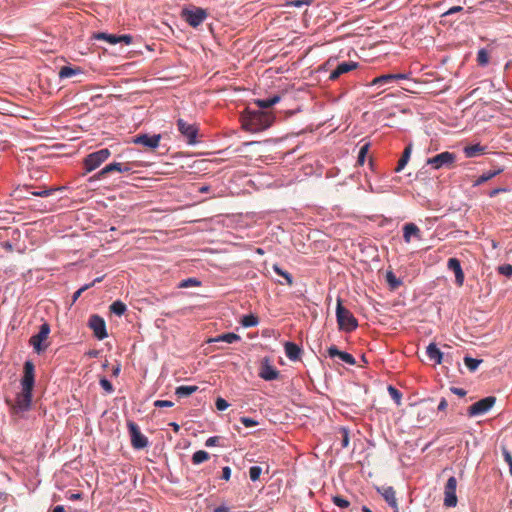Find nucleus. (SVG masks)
Returning <instances> with one entry per match:
<instances>
[{"mask_svg": "<svg viewBox=\"0 0 512 512\" xmlns=\"http://www.w3.org/2000/svg\"><path fill=\"white\" fill-rule=\"evenodd\" d=\"M21 392L16 395L15 408L18 412L30 410L35 386V365L31 360H26L23 365V376L20 380Z\"/></svg>", "mask_w": 512, "mask_h": 512, "instance_id": "1", "label": "nucleus"}, {"mask_svg": "<svg viewBox=\"0 0 512 512\" xmlns=\"http://www.w3.org/2000/svg\"><path fill=\"white\" fill-rule=\"evenodd\" d=\"M274 120L270 112L247 108L242 116V127L246 131L258 133L268 129Z\"/></svg>", "mask_w": 512, "mask_h": 512, "instance_id": "2", "label": "nucleus"}, {"mask_svg": "<svg viewBox=\"0 0 512 512\" xmlns=\"http://www.w3.org/2000/svg\"><path fill=\"white\" fill-rule=\"evenodd\" d=\"M336 320L341 331L352 332L358 327V321L355 316L343 306L342 299L337 298Z\"/></svg>", "mask_w": 512, "mask_h": 512, "instance_id": "3", "label": "nucleus"}, {"mask_svg": "<svg viewBox=\"0 0 512 512\" xmlns=\"http://www.w3.org/2000/svg\"><path fill=\"white\" fill-rule=\"evenodd\" d=\"M134 171V164L133 163H122V162H116L113 161L107 165H105L101 170H99L97 173H95L93 176L89 178V182L92 183L94 181L102 180L104 179L108 174L113 172H119V173H132Z\"/></svg>", "mask_w": 512, "mask_h": 512, "instance_id": "4", "label": "nucleus"}, {"mask_svg": "<svg viewBox=\"0 0 512 512\" xmlns=\"http://www.w3.org/2000/svg\"><path fill=\"white\" fill-rule=\"evenodd\" d=\"M111 156V151L108 148H102L95 152L88 154L84 160V168L86 173H90L97 169Z\"/></svg>", "mask_w": 512, "mask_h": 512, "instance_id": "5", "label": "nucleus"}, {"mask_svg": "<svg viewBox=\"0 0 512 512\" xmlns=\"http://www.w3.org/2000/svg\"><path fill=\"white\" fill-rule=\"evenodd\" d=\"M178 131L182 137L186 140L188 145L194 146L198 143L197 137L199 129L195 123H188L182 118H179L176 122Z\"/></svg>", "mask_w": 512, "mask_h": 512, "instance_id": "6", "label": "nucleus"}, {"mask_svg": "<svg viewBox=\"0 0 512 512\" xmlns=\"http://www.w3.org/2000/svg\"><path fill=\"white\" fill-rule=\"evenodd\" d=\"M50 331V325L44 322L40 325L38 333L30 337L29 343L37 354H41L46 350L47 344L44 341L47 339Z\"/></svg>", "mask_w": 512, "mask_h": 512, "instance_id": "7", "label": "nucleus"}, {"mask_svg": "<svg viewBox=\"0 0 512 512\" xmlns=\"http://www.w3.org/2000/svg\"><path fill=\"white\" fill-rule=\"evenodd\" d=\"M127 428L133 448L141 450L148 446V438L141 433L139 426L134 421H128Z\"/></svg>", "mask_w": 512, "mask_h": 512, "instance_id": "8", "label": "nucleus"}, {"mask_svg": "<svg viewBox=\"0 0 512 512\" xmlns=\"http://www.w3.org/2000/svg\"><path fill=\"white\" fill-rule=\"evenodd\" d=\"M496 397L487 396L469 406L467 414L469 417L481 416L487 413L495 404Z\"/></svg>", "mask_w": 512, "mask_h": 512, "instance_id": "9", "label": "nucleus"}, {"mask_svg": "<svg viewBox=\"0 0 512 512\" xmlns=\"http://www.w3.org/2000/svg\"><path fill=\"white\" fill-rule=\"evenodd\" d=\"M456 160V155L449 151L441 152L433 157L427 159L426 164L430 165L433 169H441L450 167Z\"/></svg>", "mask_w": 512, "mask_h": 512, "instance_id": "10", "label": "nucleus"}, {"mask_svg": "<svg viewBox=\"0 0 512 512\" xmlns=\"http://www.w3.org/2000/svg\"><path fill=\"white\" fill-rule=\"evenodd\" d=\"M182 13L185 21L194 28L198 27L207 18L206 10L200 7L184 9Z\"/></svg>", "mask_w": 512, "mask_h": 512, "instance_id": "11", "label": "nucleus"}, {"mask_svg": "<svg viewBox=\"0 0 512 512\" xmlns=\"http://www.w3.org/2000/svg\"><path fill=\"white\" fill-rule=\"evenodd\" d=\"M457 479L454 476L448 478L444 488V506L454 508L458 499L456 495Z\"/></svg>", "mask_w": 512, "mask_h": 512, "instance_id": "12", "label": "nucleus"}, {"mask_svg": "<svg viewBox=\"0 0 512 512\" xmlns=\"http://www.w3.org/2000/svg\"><path fill=\"white\" fill-rule=\"evenodd\" d=\"M161 134L140 133L132 138V143L142 145L149 149H156L160 145Z\"/></svg>", "mask_w": 512, "mask_h": 512, "instance_id": "13", "label": "nucleus"}, {"mask_svg": "<svg viewBox=\"0 0 512 512\" xmlns=\"http://www.w3.org/2000/svg\"><path fill=\"white\" fill-rule=\"evenodd\" d=\"M88 326L93 330L94 336L98 340H103L108 336L105 320L98 314L90 316Z\"/></svg>", "mask_w": 512, "mask_h": 512, "instance_id": "14", "label": "nucleus"}, {"mask_svg": "<svg viewBox=\"0 0 512 512\" xmlns=\"http://www.w3.org/2000/svg\"><path fill=\"white\" fill-rule=\"evenodd\" d=\"M59 188H48L42 190H33L32 185H24L23 187H18L15 189L14 193L17 197L27 198V195L37 196V197H49Z\"/></svg>", "mask_w": 512, "mask_h": 512, "instance_id": "15", "label": "nucleus"}, {"mask_svg": "<svg viewBox=\"0 0 512 512\" xmlns=\"http://www.w3.org/2000/svg\"><path fill=\"white\" fill-rule=\"evenodd\" d=\"M280 372L270 364L269 358L265 357L260 366L259 377L265 381H273L279 377Z\"/></svg>", "mask_w": 512, "mask_h": 512, "instance_id": "16", "label": "nucleus"}, {"mask_svg": "<svg viewBox=\"0 0 512 512\" xmlns=\"http://www.w3.org/2000/svg\"><path fill=\"white\" fill-rule=\"evenodd\" d=\"M327 353L330 358L338 357L341 361L348 365H355L356 363V360L352 354L346 351H341L334 345L328 348Z\"/></svg>", "mask_w": 512, "mask_h": 512, "instance_id": "17", "label": "nucleus"}, {"mask_svg": "<svg viewBox=\"0 0 512 512\" xmlns=\"http://www.w3.org/2000/svg\"><path fill=\"white\" fill-rule=\"evenodd\" d=\"M358 66L357 62L348 61V62H342L337 65V67L331 71L329 75V80H336L338 79L342 74L348 73L355 69Z\"/></svg>", "mask_w": 512, "mask_h": 512, "instance_id": "18", "label": "nucleus"}, {"mask_svg": "<svg viewBox=\"0 0 512 512\" xmlns=\"http://www.w3.org/2000/svg\"><path fill=\"white\" fill-rule=\"evenodd\" d=\"M447 267H448V269H450L451 271L454 272L455 281H456L457 285H459V286L463 285L465 276H464V272L462 270L461 263H460L459 259L449 258L448 262H447Z\"/></svg>", "mask_w": 512, "mask_h": 512, "instance_id": "19", "label": "nucleus"}, {"mask_svg": "<svg viewBox=\"0 0 512 512\" xmlns=\"http://www.w3.org/2000/svg\"><path fill=\"white\" fill-rule=\"evenodd\" d=\"M378 492L381 493L387 504L393 508L394 512H398V504L395 496V490L391 486L378 488Z\"/></svg>", "mask_w": 512, "mask_h": 512, "instance_id": "20", "label": "nucleus"}, {"mask_svg": "<svg viewBox=\"0 0 512 512\" xmlns=\"http://www.w3.org/2000/svg\"><path fill=\"white\" fill-rule=\"evenodd\" d=\"M421 239V231L414 223H406L403 226V239L405 243H410L411 238Z\"/></svg>", "mask_w": 512, "mask_h": 512, "instance_id": "21", "label": "nucleus"}, {"mask_svg": "<svg viewBox=\"0 0 512 512\" xmlns=\"http://www.w3.org/2000/svg\"><path fill=\"white\" fill-rule=\"evenodd\" d=\"M426 354L435 364H441L445 361L443 352L433 342L426 347Z\"/></svg>", "mask_w": 512, "mask_h": 512, "instance_id": "22", "label": "nucleus"}, {"mask_svg": "<svg viewBox=\"0 0 512 512\" xmlns=\"http://www.w3.org/2000/svg\"><path fill=\"white\" fill-rule=\"evenodd\" d=\"M285 354L291 361H296L300 358L301 348L294 342H286L284 345Z\"/></svg>", "mask_w": 512, "mask_h": 512, "instance_id": "23", "label": "nucleus"}, {"mask_svg": "<svg viewBox=\"0 0 512 512\" xmlns=\"http://www.w3.org/2000/svg\"><path fill=\"white\" fill-rule=\"evenodd\" d=\"M281 100V97L279 95H273L268 98L264 99H257L255 100V104L257 105V110L266 111V109L272 107L273 105L277 104Z\"/></svg>", "mask_w": 512, "mask_h": 512, "instance_id": "24", "label": "nucleus"}, {"mask_svg": "<svg viewBox=\"0 0 512 512\" xmlns=\"http://www.w3.org/2000/svg\"><path fill=\"white\" fill-rule=\"evenodd\" d=\"M241 340V337L234 333V332H228V333H223L221 335H218L214 338H211L209 339L208 342L212 343V342H226V343H234V342H238Z\"/></svg>", "mask_w": 512, "mask_h": 512, "instance_id": "25", "label": "nucleus"}, {"mask_svg": "<svg viewBox=\"0 0 512 512\" xmlns=\"http://www.w3.org/2000/svg\"><path fill=\"white\" fill-rule=\"evenodd\" d=\"M198 389L199 387L196 385H181L176 387L175 395H177L179 398L188 397L198 391Z\"/></svg>", "mask_w": 512, "mask_h": 512, "instance_id": "26", "label": "nucleus"}, {"mask_svg": "<svg viewBox=\"0 0 512 512\" xmlns=\"http://www.w3.org/2000/svg\"><path fill=\"white\" fill-rule=\"evenodd\" d=\"M83 71L80 67L63 66L59 71V78L66 79L76 75L82 74Z\"/></svg>", "mask_w": 512, "mask_h": 512, "instance_id": "27", "label": "nucleus"}, {"mask_svg": "<svg viewBox=\"0 0 512 512\" xmlns=\"http://www.w3.org/2000/svg\"><path fill=\"white\" fill-rule=\"evenodd\" d=\"M503 172V169L502 168H498L496 170H492V171H487V172H484L483 174H481L474 182V186H479L487 181H489L490 179L494 178L495 176L499 175L500 173Z\"/></svg>", "mask_w": 512, "mask_h": 512, "instance_id": "28", "label": "nucleus"}, {"mask_svg": "<svg viewBox=\"0 0 512 512\" xmlns=\"http://www.w3.org/2000/svg\"><path fill=\"white\" fill-rule=\"evenodd\" d=\"M411 153H412V145L409 144L404 149L403 154H402L401 158L399 159L398 164L395 168V172H400L404 169V167L407 165V163L410 159Z\"/></svg>", "mask_w": 512, "mask_h": 512, "instance_id": "29", "label": "nucleus"}, {"mask_svg": "<svg viewBox=\"0 0 512 512\" xmlns=\"http://www.w3.org/2000/svg\"><path fill=\"white\" fill-rule=\"evenodd\" d=\"M484 150L485 147L477 143L470 146H466L464 148V154L467 158H474L481 154Z\"/></svg>", "mask_w": 512, "mask_h": 512, "instance_id": "30", "label": "nucleus"}, {"mask_svg": "<svg viewBox=\"0 0 512 512\" xmlns=\"http://www.w3.org/2000/svg\"><path fill=\"white\" fill-rule=\"evenodd\" d=\"M392 82H394L393 74H383L381 76L374 78L370 85L382 87V86L388 85Z\"/></svg>", "mask_w": 512, "mask_h": 512, "instance_id": "31", "label": "nucleus"}, {"mask_svg": "<svg viewBox=\"0 0 512 512\" xmlns=\"http://www.w3.org/2000/svg\"><path fill=\"white\" fill-rule=\"evenodd\" d=\"M273 271L283 277L285 279V283L288 285V286H292L293 283H294V279H293V276L286 270L282 269L279 265L277 264H274L273 267H272Z\"/></svg>", "mask_w": 512, "mask_h": 512, "instance_id": "32", "label": "nucleus"}, {"mask_svg": "<svg viewBox=\"0 0 512 512\" xmlns=\"http://www.w3.org/2000/svg\"><path fill=\"white\" fill-rule=\"evenodd\" d=\"M385 278L390 289L392 290H395L402 285V280L398 278L392 271H387Z\"/></svg>", "mask_w": 512, "mask_h": 512, "instance_id": "33", "label": "nucleus"}, {"mask_svg": "<svg viewBox=\"0 0 512 512\" xmlns=\"http://www.w3.org/2000/svg\"><path fill=\"white\" fill-rule=\"evenodd\" d=\"M240 323L245 328H251L258 325L259 319L254 314H246L242 316Z\"/></svg>", "mask_w": 512, "mask_h": 512, "instance_id": "34", "label": "nucleus"}, {"mask_svg": "<svg viewBox=\"0 0 512 512\" xmlns=\"http://www.w3.org/2000/svg\"><path fill=\"white\" fill-rule=\"evenodd\" d=\"M463 361L470 372H475L482 363L481 359H476L469 355L464 356Z\"/></svg>", "mask_w": 512, "mask_h": 512, "instance_id": "35", "label": "nucleus"}, {"mask_svg": "<svg viewBox=\"0 0 512 512\" xmlns=\"http://www.w3.org/2000/svg\"><path fill=\"white\" fill-rule=\"evenodd\" d=\"M210 458V455L207 451L204 450H198L193 453L192 455V463L194 465H199L205 461H207Z\"/></svg>", "mask_w": 512, "mask_h": 512, "instance_id": "36", "label": "nucleus"}, {"mask_svg": "<svg viewBox=\"0 0 512 512\" xmlns=\"http://www.w3.org/2000/svg\"><path fill=\"white\" fill-rule=\"evenodd\" d=\"M94 38L96 40H105L111 45H115L118 43L117 35L115 34H108L105 32H98L94 34Z\"/></svg>", "mask_w": 512, "mask_h": 512, "instance_id": "37", "label": "nucleus"}, {"mask_svg": "<svg viewBox=\"0 0 512 512\" xmlns=\"http://www.w3.org/2000/svg\"><path fill=\"white\" fill-rule=\"evenodd\" d=\"M126 310V305L120 300H116L110 305L111 313L117 316H122L126 312Z\"/></svg>", "mask_w": 512, "mask_h": 512, "instance_id": "38", "label": "nucleus"}, {"mask_svg": "<svg viewBox=\"0 0 512 512\" xmlns=\"http://www.w3.org/2000/svg\"><path fill=\"white\" fill-rule=\"evenodd\" d=\"M477 63L481 67H485L489 63V54L485 48H481L477 52Z\"/></svg>", "mask_w": 512, "mask_h": 512, "instance_id": "39", "label": "nucleus"}, {"mask_svg": "<svg viewBox=\"0 0 512 512\" xmlns=\"http://www.w3.org/2000/svg\"><path fill=\"white\" fill-rule=\"evenodd\" d=\"M387 391L390 395V397L393 399V401L395 402V404L397 406L401 405V400H402V393L397 389L395 388L394 386L392 385H389L387 387Z\"/></svg>", "mask_w": 512, "mask_h": 512, "instance_id": "40", "label": "nucleus"}, {"mask_svg": "<svg viewBox=\"0 0 512 512\" xmlns=\"http://www.w3.org/2000/svg\"><path fill=\"white\" fill-rule=\"evenodd\" d=\"M201 285V281L198 280L197 278H194V277H190V278H186V279H183L178 287L179 288H188V287H196V286H200Z\"/></svg>", "mask_w": 512, "mask_h": 512, "instance_id": "41", "label": "nucleus"}, {"mask_svg": "<svg viewBox=\"0 0 512 512\" xmlns=\"http://www.w3.org/2000/svg\"><path fill=\"white\" fill-rule=\"evenodd\" d=\"M370 147V143L363 144L358 152L357 162L359 165H363L365 163V159Z\"/></svg>", "mask_w": 512, "mask_h": 512, "instance_id": "42", "label": "nucleus"}, {"mask_svg": "<svg viewBox=\"0 0 512 512\" xmlns=\"http://www.w3.org/2000/svg\"><path fill=\"white\" fill-rule=\"evenodd\" d=\"M339 431L342 434L341 447L347 448L350 443L349 429L347 427L342 426L339 428Z\"/></svg>", "mask_w": 512, "mask_h": 512, "instance_id": "43", "label": "nucleus"}, {"mask_svg": "<svg viewBox=\"0 0 512 512\" xmlns=\"http://www.w3.org/2000/svg\"><path fill=\"white\" fill-rule=\"evenodd\" d=\"M261 473H262V468L260 466H257V465L251 466L249 469V477H250L251 481L255 482V481L259 480Z\"/></svg>", "mask_w": 512, "mask_h": 512, "instance_id": "44", "label": "nucleus"}, {"mask_svg": "<svg viewBox=\"0 0 512 512\" xmlns=\"http://www.w3.org/2000/svg\"><path fill=\"white\" fill-rule=\"evenodd\" d=\"M99 384L108 394L114 392L113 384L106 377H102L99 381Z\"/></svg>", "mask_w": 512, "mask_h": 512, "instance_id": "45", "label": "nucleus"}, {"mask_svg": "<svg viewBox=\"0 0 512 512\" xmlns=\"http://www.w3.org/2000/svg\"><path fill=\"white\" fill-rule=\"evenodd\" d=\"M332 502H333L336 506H338V507H340V508H347V507H349V505H350V502H349L347 499H345V498H343V497H341V496H339V495L334 496V497L332 498Z\"/></svg>", "mask_w": 512, "mask_h": 512, "instance_id": "46", "label": "nucleus"}, {"mask_svg": "<svg viewBox=\"0 0 512 512\" xmlns=\"http://www.w3.org/2000/svg\"><path fill=\"white\" fill-rule=\"evenodd\" d=\"M502 455L504 457L505 462L508 464L509 472L512 475V454L510 453V451L507 448L503 447Z\"/></svg>", "mask_w": 512, "mask_h": 512, "instance_id": "47", "label": "nucleus"}, {"mask_svg": "<svg viewBox=\"0 0 512 512\" xmlns=\"http://www.w3.org/2000/svg\"><path fill=\"white\" fill-rule=\"evenodd\" d=\"M215 407L219 411H225L229 407V403L222 397H218L215 401Z\"/></svg>", "mask_w": 512, "mask_h": 512, "instance_id": "48", "label": "nucleus"}, {"mask_svg": "<svg viewBox=\"0 0 512 512\" xmlns=\"http://www.w3.org/2000/svg\"><path fill=\"white\" fill-rule=\"evenodd\" d=\"M499 273L506 276L511 277L512 276V265L510 264H504L499 266Z\"/></svg>", "mask_w": 512, "mask_h": 512, "instance_id": "49", "label": "nucleus"}, {"mask_svg": "<svg viewBox=\"0 0 512 512\" xmlns=\"http://www.w3.org/2000/svg\"><path fill=\"white\" fill-rule=\"evenodd\" d=\"M240 421L245 427H254L259 424L255 419L246 416L241 417Z\"/></svg>", "mask_w": 512, "mask_h": 512, "instance_id": "50", "label": "nucleus"}, {"mask_svg": "<svg viewBox=\"0 0 512 512\" xmlns=\"http://www.w3.org/2000/svg\"><path fill=\"white\" fill-rule=\"evenodd\" d=\"M312 2L313 0H293L288 2V5L293 7H302L304 5H310Z\"/></svg>", "mask_w": 512, "mask_h": 512, "instance_id": "51", "label": "nucleus"}, {"mask_svg": "<svg viewBox=\"0 0 512 512\" xmlns=\"http://www.w3.org/2000/svg\"><path fill=\"white\" fill-rule=\"evenodd\" d=\"M173 405H174V403L169 400H156L154 402V406L159 407V408L172 407Z\"/></svg>", "mask_w": 512, "mask_h": 512, "instance_id": "52", "label": "nucleus"}, {"mask_svg": "<svg viewBox=\"0 0 512 512\" xmlns=\"http://www.w3.org/2000/svg\"><path fill=\"white\" fill-rule=\"evenodd\" d=\"M118 43L124 42L127 45H130L133 42V37L129 34L117 35Z\"/></svg>", "mask_w": 512, "mask_h": 512, "instance_id": "53", "label": "nucleus"}, {"mask_svg": "<svg viewBox=\"0 0 512 512\" xmlns=\"http://www.w3.org/2000/svg\"><path fill=\"white\" fill-rule=\"evenodd\" d=\"M89 289V285H83L72 296V302L75 303L83 292Z\"/></svg>", "mask_w": 512, "mask_h": 512, "instance_id": "54", "label": "nucleus"}, {"mask_svg": "<svg viewBox=\"0 0 512 512\" xmlns=\"http://www.w3.org/2000/svg\"><path fill=\"white\" fill-rule=\"evenodd\" d=\"M462 10H463L462 6H453L450 9H448L446 12H444L442 14V17H446V16H449V15L461 12Z\"/></svg>", "mask_w": 512, "mask_h": 512, "instance_id": "55", "label": "nucleus"}, {"mask_svg": "<svg viewBox=\"0 0 512 512\" xmlns=\"http://www.w3.org/2000/svg\"><path fill=\"white\" fill-rule=\"evenodd\" d=\"M450 391L451 393L459 396V397H464L466 394H467V391L464 390L463 388H458V387H450Z\"/></svg>", "mask_w": 512, "mask_h": 512, "instance_id": "56", "label": "nucleus"}, {"mask_svg": "<svg viewBox=\"0 0 512 512\" xmlns=\"http://www.w3.org/2000/svg\"><path fill=\"white\" fill-rule=\"evenodd\" d=\"M218 441H219L218 436H211L206 440L205 446L206 447H214L218 444Z\"/></svg>", "mask_w": 512, "mask_h": 512, "instance_id": "57", "label": "nucleus"}, {"mask_svg": "<svg viewBox=\"0 0 512 512\" xmlns=\"http://www.w3.org/2000/svg\"><path fill=\"white\" fill-rule=\"evenodd\" d=\"M231 477V468L229 466H225L222 468L221 478L225 481H228Z\"/></svg>", "mask_w": 512, "mask_h": 512, "instance_id": "58", "label": "nucleus"}, {"mask_svg": "<svg viewBox=\"0 0 512 512\" xmlns=\"http://www.w3.org/2000/svg\"><path fill=\"white\" fill-rule=\"evenodd\" d=\"M506 191H508V189H507V188H503V187L495 188V189H492V190H490V191L488 192V196H489L490 198H493V197H495L496 195H498L499 193H501V192H506Z\"/></svg>", "mask_w": 512, "mask_h": 512, "instance_id": "59", "label": "nucleus"}, {"mask_svg": "<svg viewBox=\"0 0 512 512\" xmlns=\"http://www.w3.org/2000/svg\"><path fill=\"white\" fill-rule=\"evenodd\" d=\"M0 247L8 252H12L14 250V246L10 241H2L0 243Z\"/></svg>", "mask_w": 512, "mask_h": 512, "instance_id": "60", "label": "nucleus"}, {"mask_svg": "<svg viewBox=\"0 0 512 512\" xmlns=\"http://www.w3.org/2000/svg\"><path fill=\"white\" fill-rule=\"evenodd\" d=\"M447 406H448L447 400H446L444 397H442V398L440 399L439 404H438L437 410H438L439 412H441V411H445V410H446V408H447Z\"/></svg>", "mask_w": 512, "mask_h": 512, "instance_id": "61", "label": "nucleus"}, {"mask_svg": "<svg viewBox=\"0 0 512 512\" xmlns=\"http://www.w3.org/2000/svg\"><path fill=\"white\" fill-rule=\"evenodd\" d=\"M103 279H104V276L97 277L92 282L87 283L86 285H89V289H90L91 287H93L97 283H100Z\"/></svg>", "mask_w": 512, "mask_h": 512, "instance_id": "62", "label": "nucleus"}, {"mask_svg": "<svg viewBox=\"0 0 512 512\" xmlns=\"http://www.w3.org/2000/svg\"><path fill=\"white\" fill-rule=\"evenodd\" d=\"M120 371H121V365L117 364L116 366L113 367V370H112L113 376H115V377L118 376Z\"/></svg>", "mask_w": 512, "mask_h": 512, "instance_id": "63", "label": "nucleus"}, {"mask_svg": "<svg viewBox=\"0 0 512 512\" xmlns=\"http://www.w3.org/2000/svg\"><path fill=\"white\" fill-rule=\"evenodd\" d=\"M52 512H65V508L63 505H57L53 508Z\"/></svg>", "mask_w": 512, "mask_h": 512, "instance_id": "64", "label": "nucleus"}]
</instances>
